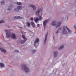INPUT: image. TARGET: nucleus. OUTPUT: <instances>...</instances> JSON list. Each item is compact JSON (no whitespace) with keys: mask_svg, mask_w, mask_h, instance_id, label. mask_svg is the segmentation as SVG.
I'll list each match as a JSON object with an SVG mask.
<instances>
[{"mask_svg":"<svg viewBox=\"0 0 76 76\" xmlns=\"http://www.w3.org/2000/svg\"><path fill=\"white\" fill-rule=\"evenodd\" d=\"M61 23V22H60L58 23L57 24H56V21H53L52 23V26H56V28H58L59 26H60Z\"/></svg>","mask_w":76,"mask_h":76,"instance_id":"f257e3e1","label":"nucleus"},{"mask_svg":"<svg viewBox=\"0 0 76 76\" xmlns=\"http://www.w3.org/2000/svg\"><path fill=\"white\" fill-rule=\"evenodd\" d=\"M22 68L23 69H24V70L26 72V73H28L29 72V69L26 67V65H23L22 66Z\"/></svg>","mask_w":76,"mask_h":76,"instance_id":"f03ea898","label":"nucleus"},{"mask_svg":"<svg viewBox=\"0 0 76 76\" xmlns=\"http://www.w3.org/2000/svg\"><path fill=\"white\" fill-rule=\"evenodd\" d=\"M65 28H66L68 30L69 32H71V31H70L68 28H67V27L66 26H64V30L63 31V34H67V31L66 30V29Z\"/></svg>","mask_w":76,"mask_h":76,"instance_id":"7ed1b4c3","label":"nucleus"},{"mask_svg":"<svg viewBox=\"0 0 76 76\" xmlns=\"http://www.w3.org/2000/svg\"><path fill=\"white\" fill-rule=\"evenodd\" d=\"M5 31L6 32V37L7 38H9L10 37V33H9V30H5Z\"/></svg>","mask_w":76,"mask_h":76,"instance_id":"20e7f679","label":"nucleus"},{"mask_svg":"<svg viewBox=\"0 0 76 76\" xmlns=\"http://www.w3.org/2000/svg\"><path fill=\"white\" fill-rule=\"evenodd\" d=\"M22 37L23 39H24V40H20V42L21 44H24V43H25V42L27 40V39H26V38L25 37V36H24V35L22 36Z\"/></svg>","mask_w":76,"mask_h":76,"instance_id":"39448f33","label":"nucleus"},{"mask_svg":"<svg viewBox=\"0 0 76 76\" xmlns=\"http://www.w3.org/2000/svg\"><path fill=\"white\" fill-rule=\"evenodd\" d=\"M49 20V19H48L47 20H45L44 21H43V25L44 27H45V26H46V24L48 22V21Z\"/></svg>","mask_w":76,"mask_h":76,"instance_id":"423d86ee","label":"nucleus"},{"mask_svg":"<svg viewBox=\"0 0 76 76\" xmlns=\"http://www.w3.org/2000/svg\"><path fill=\"white\" fill-rule=\"evenodd\" d=\"M42 10L41 9H39L38 10V11H37L36 12V15L37 16V15H39V13Z\"/></svg>","mask_w":76,"mask_h":76,"instance_id":"0eeeda50","label":"nucleus"},{"mask_svg":"<svg viewBox=\"0 0 76 76\" xmlns=\"http://www.w3.org/2000/svg\"><path fill=\"white\" fill-rule=\"evenodd\" d=\"M13 18L14 19H23V18L19 16H16Z\"/></svg>","mask_w":76,"mask_h":76,"instance_id":"6e6552de","label":"nucleus"},{"mask_svg":"<svg viewBox=\"0 0 76 76\" xmlns=\"http://www.w3.org/2000/svg\"><path fill=\"white\" fill-rule=\"evenodd\" d=\"M39 39L37 38L36 39V40L34 41V46H35L36 44L37 43V42H39Z\"/></svg>","mask_w":76,"mask_h":76,"instance_id":"1a4fd4ad","label":"nucleus"},{"mask_svg":"<svg viewBox=\"0 0 76 76\" xmlns=\"http://www.w3.org/2000/svg\"><path fill=\"white\" fill-rule=\"evenodd\" d=\"M30 6L31 7H32V8H33V10H36V8L35 7V6L34 5H30Z\"/></svg>","mask_w":76,"mask_h":76,"instance_id":"9d476101","label":"nucleus"},{"mask_svg":"<svg viewBox=\"0 0 76 76\" xmlns=\"http://www.w3.org/2000/svg\"><path fill=\"white\" fill-rule=\"evenodd\" d=\"M11 37L12 38H13V39H16V36H15V34H12L11 35Z\"/></svg>","mask_w":76,"mask_h":76,"instance_id":"9b49d317","label":"nucleus"},{"mask_svg":"<svg viewBox=\"0 0 76 76\" xmlns=\"http://www.w3.org/2000/svg\"><path fill=\"white\" fill-rule=\"evenodd\" d=\"M13 7L12 6H10L8 7L7 10H11L12 9V8Z\"/></svg>","mask_w":76,"mask_h":76,"instance_id":"f8f14e48","label":"nucleus"},{"mask_svg":"<svg viewBox=\"0 0 76 76\" xmlns=\"http://www.w3.org/2000/svg\"><path fill=\"white\" fill-rule=\"evenodd\" d=\"M57 52L56 51H55L54 52V57H57Z\"/></svg>","mask_w":76,"mask_h":76,"instance_id":"ddd939ff","label":"nucleus"},{"mask_svg":"<svg viewBox=\"0 0 76 76\" xmlns=\"http://www.w3.org/2000/svg\"><path fill=\"white\" fill-rule=\"evenodd\" d=\"M17 9L19 10H21L22 9V7L21 6H18L17 7Z\"/></svg>","mask_w":76,"mask_h":76,"instance_id":"4468645a","label":"nucleus"},{"mask_svg":"<svg viewBox=\"0 0 76 76\" xmlns=\"http://www.w3.org/2000/svg\"><path fill=\"white\" fill-rule=\"evenodd\" d=\"M64 47V45H62L60 47L58 48L59 50H62V49H63V48Z\"/></svg>","mask_w":76,"mask_h":76,"instance_id":"2eb2a0df","label":"nucleus"},{"mask_svg":"<svg viewBox=\"0 0 76 76\" xmlns=\"http://www.w3.org/2000/svg\"><path fill=\"white\" fill-rule=\"evenodd\" d=\"M47 35H48V34H47L46 35V36H45V43L47 41Z\"/></svg>","mask_w":76,"mask_h":76,"instance_id":"dca6fc26","label":"nucleus"},{"mask_svg":"<svg viewBox=\"0 0 76 76\" xmlns=\"http://www.w3.org/2000/svg\"><path fill=\"white\" fill-rule=\"evenodd\" d=\"M1 50L2 52H3V53H6V51L3 48H1Z\"/></svg>","mask_w":76,"mask_h":76,"instance_id":"f3484780","label":"nucleus"},{"mask_svg":"<svg viewBox=\"0 0 76 76\" xmlns=\"http://www.w3.org/2000/svg\"><path fill=\"white\" fill-rule=\"evenodd\" d=\"M0 66H1V67H4V65L3 63H0Z\"/></svg>","mask_w":76,"mask_h":76,"instance_id":"a211bd4d","label":"nucleus"},{"mask_svg":"<svg viewBox=\"0 0 76 76\" xmlns=\"http://www.w3.org/2000/svg\"><path fill=\"white\" fill-rule=\"evenodd\" d=\"M31 25L32 26L33 28H34L35 27V24H34V23L33 22H32L31 23Z\"/></svg>","mask_w":76,"mask_h":76,"instance_id":"6ab92c4d","label":"nucleus"},{"mask_svg":"<svg viewBox=\"0 0 76 76\" xmlns=\"http://www.w3.org/2000/svg\"><path fill=\"white\" fill-rule=\"evenodd\" d=\"M16 4H18V5H19L20 6H21L22 5V3L19 2H17L16 3Z\"/></svg>","mask_w":76,"mask_h":76,"instance_id":"aec40b11","label":"nucleus"},{"mask_svg":"<svg viewBox=\"0 0 76 76\" xmlns=\"http://www.w3.org/2000/svg\"><path fill=\"white\" fill-rule=\"evenodd\" d=\"M38 20H39V18H37L35 20V21L36 22H38Z\"/></svg>","mask_w":76,"mask_h":76,"instance_id":"412c9836","label":"nucleus"},{"mask_svg":"<svg viewBox=\"0 0 76 76\" xmlns=\"http://www.w3.org/2000/svg\"><path fill=\"white\" fill-rule=\"evenodd\" d=\"M4 20H1L0 21V23H4Z\"/></svg>","mask_w":76,"mask_h":76,"instance_id":"4be33fe9","label":"nucleus"},{"mask_svg":"<svg viewBox=\"0 0 76 76\" xmlns=\"http://www.w3.org/2000/svg\"><path fill=\"white\" fill-rule=\"evenodd\" d=\"M27 24L28 26H30V23H27Z\"/></svg>","mask_w":76,"mask_h":76,"instance_id":"5701e85b","label":"nucleus"},{"mask_svg":"<svg viewBox=\"0 0 76 76\" xmlns=\"http://www.w3.org/2000/svg\"><path fill=\"white\" fill-rule=\"evenodd\" d=\"M4 4V1H2L1 2V4L3 5V4Z\"/></svg>","mask_w":76,"mask_h":76,"instance_id":"b1692460","label":"nucleus"},{"mask_svg":"<svg viewBox=\"0 0 76 76\" xmlns=\"http://www.w3.org/2000/svg\"><path fill=\"white\" fill-rule=\"evenodd\" d=\"M30 20H34V18H30Z\"/></svg>","mask_w":76,"mask_h":76,"instance_id":"393cba45","label":"nucleus"},{"mask_svg":"<svg viewBox=\"0 0 76 76\" xmlns=\"http://www.w3.org/2000/svg\"><path fill=\"white\" fill-rule=\"evenodd\" d=\"M39 18L40 19H42V17H41V16H39Z\"/></svg>","mask_w":76,"mask_h":76,"instance_id":"a878e982","label":"nucleus"},{"mask_svg":"<svg viewBox=\"0 0 76 76\" xmlns=\"http://www.w3.org/2000/svg\"><path fill=\"white\" fill-rule=\"evenodd\" d=\"M16 52H17V53H18V52H19V51L18 50H15Z\"/></svg>","mask_w":76,"mask_h":76,"instance_id":"bb28decb","label":"nucleus"},{"mask_svg":"<svg viewBox=\"0 0 76 76\" xmlns=\"http://www.w3.org/2000/svg\"><path fill=\"white\" fill-rule=\"evenodd\" d=\"M17 10V9H14V10H15V11H16Z\"/></svg>","mask_w":76,"mask_h":76,"instance_id":"cd10ccee","label":"nucleus"},{"mask_svg":"<svg viewBox=\"0 0 76 76\" xmlns=\"http://www.w3.org/2000/svg\"><path fill=\"white\" fill-rule=\"evenodd\" d=\"M37 26H39V24H37Z\"/></svg>","mask_w":76,"mask_h":76,"instance_id":"c85d7f7f","label":"nucleus"},{"mask_svg":"<svg viewBox=\"0 0 76 76\" xmlns=\"http://www.w3.org/2000/svg\"><path fill=\"white\" fill-rule=\"evenodd\" d=\"M58 31H57L56 32V34H58Z\"/></svg>","mask_w":76,"mask_h":76,"instance_id":"c756f323","label":"nucleus"},{"mask_svg":"<svg viewBox=\"0 0 76 76\" xmlns=\"http://www.w3.org/2000/svg\"><path fill=\"white\" fill-rule=\"evenodd\" d=\"M35 51H36L35 50H33V52H34V53H35Z\"/></svg>","mask_w":76,"mask_h":76,"instance_id":"7c9ffc66","label":"nucleus"},{"mask_svg":"<svg viewBox=\"0 0 76 76\" xmlns=\"http://www.w3.org/2000/svg\"><path fill=\"white\" fill-rule=\"evenodd\" d=\"M68 19V18H67V20Z\"/></svg>","mask_w":76,"mask_h":76,"instance_id":"2f4dec72","label":"nucleus"},{"mask_svg":"<svg viewBox=\"0 0 76 76\" xmlns=\"http://www.w3.org/2000/svg\"><path fill=\"white\" fill-rule=\"evenodd\" d=\"M53 38L54 39V37H53Z\"/></svg>","mask_w":76,"mask_h":76,"instance_id":"473e14b6","label":"nucleus"}]
</instances>
